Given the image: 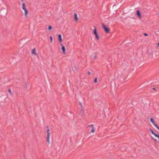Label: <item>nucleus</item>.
<instances>
[{
  "label": "nucleus",
  "instance_id": "nucleus-1",
  "mask_svg": "<svg viewBox=\"0 0 159 159\" xmlns=\"http://www.w3.org/2000/svg\"><path fill=\"white\" fill-rule=\"evenodd\" d=\"M94 29L93 30V33L95 34L96 38L97 40H99V35L98 34L97 32V30L96 27L95 26H94Z\"/></svg>",
  "mask_w": 159,
  "mask_h": 159
},
{
  "label": "nucleus",
  "instance_id": "nucleus-2",
  "mask_svg": "<svg viewBox=\"0 0 159 159\" xmlns=\"http://www.w3.org/2000/svg\"><path fill=\"white\" fill-rule=\"evenodd\" d=\"M47 127L48 128V127L47 126ZM49 131H50V129H49V128H48V129L47 130V141L49 143H50L49 138H50V133L49 132Z\"/></svg>",
  "mask_w": 159,
  "mask_h": 159
},
{
  "label": "nucleus",
  "instance_id": "nucleus-3",
  "mask_svg": "<svg viewBox=\"0 0 159 159\" xmlns=\"http://www.w3.org/2000/svg\"><path fill=\"white\" fill-rule=\"evenodd\" d=\"M102 27L105 32L107 33H109V29L107 27H106L103 24H102Z\"/></svg>",
  "mask_w": 159,
  "mask_h": 159
},
{
  "label": "nucleus",
  "instance_id": "nucleus-4",
  "mask_svg": "<svg viewBox=\"0 0 159 159\" xmlns=\"http://www.w3.org/2000/svg\"><path fill=\"white\" fill-rule=\"evenodd\" d=\"M60 45L62 46L61 49L62 50L63 54H65L66 50L65 47L62 44H61Z\"/></svg>",
  "mask_w": 159,
  "mask_h": 159
},
{
  "label": "nucleus",
  "instance_id": "nucleus-5",
  "mask_svg": "<svg viewBox=\"0 0 159 159\" xmlns=\"http://www.w3.org/2000/svg\"><path fill=\"white\" fill-rule=\"evenodd\" d=\"M150 121L156 127L157 126V125L155 123L153 118H151L150 119Z\"/></svg>",
  "mask_w": 159,
  "mask_h": 159
},
{
  "label": "nucleus",
  "instance_id": "nucleus-6",
  "mask_svg": "<svg viewBox=\"0 0 159 159\" xmlns=\"http://www.w3.org/2000/svg\"><path fill=\"white\" fill-rule=\"evenodd\" d=\"M58 38L60 42H62V39H61V34H59L58 35Z\"/></svg>",
  "mask_w": 159,
  "mask_h": 159
},
{
  "label": "nucleus",
  "instance_id": "nucleus-7",
  "mask_svg": "<svg viewBox=\"0 0 159 159\" xmlns=\"http://www.w3.org/2000/svg\"><path fill=\"white\" fill-rule=\"evenodd\" d=\"M32 54H34L35 55H37V54L35 52V48H34L32 50Z\"/></svg>",
  "mask_w": 159,
  "mask_h": 159
},
{
  "label": "nucleus",
  "instance_id": "nucleus-8",
  "mask_svg": "<svg viewBox=\"0 0 159 159\" xmlns=\"http://www.w3.org/2000/svg\"><path fill=\"white\" fill-rule=\"evenodd\" d=\"M74 15L75 20L76 21H77L78 20V18H77V14L76 13H75Z\"/></svg>",
  "mask_w": 159,
  "mask_h": 159
},
{
  "label": "nucleus",
  "instance_id": "nucleus-9",
  "mask_svg": "<svg viewBox=\"0 0 159 159\" xmlns=\"http://www.w3.org/2000/svg\"><path fill=\"white\" fill-rule=\"evenodd\" d=\"M24 10L25 11V17H27V14H28V11L26 9H25V10Z\"/></svg>",
  "mask_w": 159,
  "mask_h": 159
},
{
  "label": "nucleus",
  "instance_id": "nucleus-10",
  "mask_svg": "<svg viewBox=\"0 0 159 159\" xmlns=\"http://www.w3.org/2000/svg\"><path fill=\"white\" fill-rule=\"evenodd\" d=\"M149 130H150V131L151 132L152 134H153L155 136L156 135V134H156L153 131V130L152 129H150Z\"/></svg>",
  "mask_w": 159,
  "mask_h": 159
},
{
  "label": "nucleus",
  "instance_id": "nucleus-11",
  "mask_svg": "<svg viewBox=\"0 0 159 159\" xmlns=\"http://www.w3.org/2000/svg\"><path fill=\"white\" fill-rule=\"evenodd\" d=\"M137 14L139 17H140V13L139 10H138L137 11Z\"/></svg>",
  "mask_w": 159,
  "mask_h": 159
},
{
  "label": "nucleus",
  "instance_id": "nucleus-12",
  "mask_svg": "<svg viewBox=\"0 0 159 159\" xmlns=\"http://www.w3.org/2000/svg\"><path fill=\"white\" fill-rule=\"evenodd\" d=\"M25 4L24 3H23L22 5V8L23 10H25L26 9L25 7Z\"/></svg>",
  "mask_w": 159,
  "mask_h": 159
},
{
  "label": "nucleus",
  "instance_id": "nucleus-13",
  "mask_svg": "<svg viewBox=\"0 0 159 159\" xmlns=\"http://www.w3.org/2000/svg\"><path fill=\"white\" fill-rule=\"evenodd\" d=\"M95 128L94 127H93L92 128V129L91 130V132L93 133H94L95 130Z\"/></svg>",
  "mask_w": 159,
  "mask_h": 159
},
{
  "label": "nucleus",
  "instance_id": "nucleus-14",
  "mask_svg": "<svg viewBox=\"0 0 159 159\" xmlns=\"http://www.w3.org/2000/svg\"><path fill=\"white\" fill-rule=\"evenodd\" d=\"M8 92H9V93H10V94L11 95H12V93H11V89H8Z\"/></svg>",
  "mask_w": 159,
  "mask_h": 159
},
{
  "label": "nucleus",
  "instance_id": "nucleus-15",
  "mask_svg": "<svg viewBox=\"0 0 159 159\" xmlns=\"http://www.w3.org/2000/svg\"><path fill=\"white\" fill-rule=\"evenodd\" d=\"M96 57V55H95L94 56H93L92 57V58H93V59H95Z\"/></svg>",
  "mask_w": 159,
  "mask_h": 159
},
{
  "label": "nucleus",
  "instance_id": "nucleus-16",
  "mask_svg": "<svg viewBox=\"0 0 159 159\" xmlns=\"http://www.w3.org/2000/svg\"><path fill=\"white\" fill-rule=\"evenodd\" d=\"M50 40L51 42L52 43V38L51 36H50Z\"/></svg>",
  "mask_w": 159,
  "mask_h": 159
},
{
  "label": "nucleus",
  "instance_id": "nucleus-17",
  "mask_svg": "<svg viewBox=\"0 0 159 159\" xmlns=\"http://www.w3.org/2000/svg\"><path fill=\"white\" fill-rule=\"evenodd\" d=\"M48 29L49 30H51L52 29V27L51 26H49L48 27Z\"/></svg>",
  "mask_w": 159,
  "mask_h": 159
},
{
  "label": "nucleus",
  "instance_id": "nucleus-18",
  "mask_svg": "<svg viewBox=\"0 0 159 159\" xmlns=\"http://www.w3.org/2000/svg\"><path fill=\"white\" fill-rule=\"evenodd\" d=\"M88 127H91L92 128H93V127H94V125H89Z\"/></svg>",
  "mask_w": 159,
  "mask_h": 159
},
{
  "label": "nucleus",
  "instance_id": "nucleus-19",
  "mask_svg": "<svg viewBox=\"0 0 159 159\" xmlns=\"http://www.w3.org/2000/svg\"><path fill=\"white\" fill-rule=\"evenodd\" d=\"M94 82L95 83L97 82V78H96L94 79Z\"/></svg>",
  "mask_w": 159,
  "mask_h": 159
},
{
  "label": "nucleus",
  "instance_id": "nucleus-20",
  "mask_svg": "<svg viewBox=\"0 0 159 159\" xmlns=\"http://www.w3.org/2000/svg\"><path fill=\"white\" fill-rule=\"evenodd\" d=\"M155 136H156V137L158 138V139H159V135L156 134Z\"/></svg>",
  "mask_w": 159,
  "mask_h": 159
},
{
  "label": "nucleus",
  "instance_id": "nucleus-21",
  "mask_svg": "<svg viewBox=\"0 0 159 159\" xmlns=\"http://www.w3.org/2000/svg\"><path fill=\"white\" fill-rule=\"evenodd\" d=\"M144 35L145 36H148V34H147V33H144Z\"/></svg>",
  "mask_w": 159,
  "mask_h": 159
},
{
  "label": "nucleus",
  "instance_id": "nucleus-22",
  "mask_svg": "<svg viewBox=\"0 0 159 159\" xmlns=\"http://www.w3.org/2000/svg\"><path fill=\"white\" fill-rule=\"evenodd\" d=\"M155 141H157V140L154 138H152Z\"/></svg>",
  "mask_w": 159,
  "mask_h": 159
},
{
  "label": "nucleus",
  "instance_id": "nucleus-23",
  "mask_svg": "<svg viewBox=\"0 0 159 159\" xmlns=\"http://www.w3.org/2000/svg\"><path fill=\"white\" fill-rule=\"evenodd\" d=\"M158 129V130H159V127L157 125L156 127Z\"/></svg>",
  "mask_w": 159,
  "mask_h": 159
},
{
  "label": "nucleus",
  "instance_id": "nucleus-24",
  "mask_svg": "<svg viewBox=\"0 0 159 159\" xmlns=\"http://www.w3.org/2000/svg\"><path fill=\"white\" fill-rule=\"evenodd\" d=\"M90 74H91V73H90V72L89 71V72H88V74L89 75H90Z\"/></svg>",
  "mask_w": 159,
  "mask_h": 159
},
{
  "label": "nucleus",
  "instance_id": "nucleus-25",
  "mask_svg": "<svg viewBox=\"0 0 159 159\" xmlns=\"http://www.w3.org/2000/svg\"><path fill=\"white\" fill-rule=\"evenodd\" d=\"M157 46L158 47H159V43H158L157 44Z\"/></svg>",
  "mask_w": 159,
  "mask_h": 159
},
{
  "label": "nucleus",
  "instance_id": "nucleus-26",
  "mask_svg": "<svg viewBox=\"0 0 159 159\" xmlns=\"http://www.w3.org/2000/svg\"><path fill=\"white\" fill-rule=\"evenodd\" d=\"M153 89H154V90H156V88H153Z\"/></svg>",
  "mask_w": 159,
  "mask_h": 159
},
{
  "label": "nucleus",
  "instance_id": "nucleus-27",
  "mask_svg": "<svg viewBox=\"0 0 159 159\" xmlns=\"http://www.w3.org/2000/svg\"><path fill=\"white\" fill-rule=\"evenodd\" d=\"M80 105L81 106H82V103H80Z\"/></svg>",
  "mask_w": 159,
  "mask_h": 159
}]
</instances>
